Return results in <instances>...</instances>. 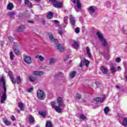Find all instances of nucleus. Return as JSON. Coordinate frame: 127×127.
Returning a JSON list of instances; mask_svg holds the SVG:
<instances>
[{"mask_svg":"<svg viewBox=\"0 0 127 127\" xmlns=\"http://www.w3.org/2000/svg\"><path fill=\"white\" fill-rule=\"evenodd\" d=\"M0 85L2 86L3 91L0 89V97L1 96L0 103L3 104L6 100V82L4 79V76H2L0 79Z\"/></svg>","mask_w":127,"mask_h":127,"instance_id":"obj_1","label":"nucleus"},{"mask_svg":"<svg viewBox=\"0 0 127 127\" xmlns=\"http://www.w3.org/2000/svg\"><path fill=\"white\" fill-rule=\"evenodd\" d=\"M96 35L98 36L99 41L102 42V46H103V47H106L107 53L105 52L103 53V55L106 57V56L109 55V45L108 44V41H107V39L105 38L103 34L100 32H97Z\"/></svg>","mask_w":127,"mask_h":127,"instance_id":"obj_2","label":"nucleus"},{"mask_svg":"<svg viewBox=\"0 0 127 127\" xmlns=\"http://www.w3.org/2000/svg\"><path fill=\"white\" fill-rule=\"evenodd\" d=\"M49 37L52 43H54V44H55L56 45L57 49H58V50H59L60 52H64V51H65V48H64V46H62L60 44L57 45V44L58 43V40H57V39L54 38L53 35L51 33H49Z\"/></svg>","mask_w":127,"mask_h":127,"instance_id":"obj_3","label":"nucleus"},{"mask_svg":"<svg viewBox=\"0 0 127 127\" xmlns=\"http://www.w3.org/2000/svg\"><path fill=\"white\" fill-rule=\"evenodd\" d=\"M37 96L38 99L39 100H44L45 98H46V96L45 95V93H44L42 90H39L37 92Z\"/></svg>","mask_w":127,"mask_h":127,"instance_id":"obj_4","label":"nucleus"},{"mask_svg":"<svg viewBox=\"0 0 127 127\" xmlns=\"http://www.w3.org/2000/svg\"><path fill=\"white\" fill-rule=\"evenodd\" d=\"M96 8L94 6H91L88 8V12H89V14L91 15L93 17H96L97 15H96Z\"/></svg>","mask_w":127,"mask_h":127,"instance_id":"obj_5","label":"nucleus"},{"mask_svg":"<svg viewBox=\"0 0 127 127\" xmlns=\"http://www.w3.org/2000/svg\"><path fill=\"white\" fill-rule=\"evenodd\" d=\"M57 102L58 103L59 107H63V106H64V100L61 97H58L57 98Z\"/></svg>","mask_w":127,"mask_h":127,"instance_id":"obj_6","label":"nucleus"},{"mask_svg":"<svg viewBox=\"0 0 127 127\" xmlns=\"http://www.w3.org/2000/svg\"><path fill=\"white\" fill-rule=\"evenodd\" d=\"M23 59L25 63H27V64H31V58L29 56L25 55L23 57Z\"/></svg>","mask_w":127,"mask_h":127,"instance_id":"obj_7","label":"nucleus"},{"mask_svg":"<svg viewBox=\"0 0 127 127\" xmlns=\"http://www.w3.org/2000/svg\"><path fill=\"white\" fill-rule=\"evenodd\" d=\"M57 60L54 58H51L49 60V65H54L56 63Z\"/></svg>","mask_w":127,"mask_h":127,"instance_id":"obj_8","label":"nucleus"},{"mask_svg":"<svg viewBox=\"0 0 127 127\" xmlns=\"http://www.w3.org/2000/svg\"><path fill=\"white\" fill-rule=\"evenodd\" d=\"M53 6H54V7H59L60 8H61V7H62L63 5L62 4V3L59 2L58 1H57L55 2V3L53 4Z\"/></svg>","mask_w":127,"mask_h":127,"instance_id":"obj_9","label":"nucleus"},{"mask_svg":"<svg viewBox=\"0 0 127 127\" xmlns=\"http://www.w3.org/2000/svg\"><path fill=\"white\" fill-rule=\"evenodd\" d=\"M100 70L102 71L103 74H108V69L105 66H102Z\"/></svg>","mask_w":127,"mask_h":127,"instance_id":"obj_10","label":"nucleus"},{"mask_svg":"<svg viewBox=\"0 0 127 127\" xmlns=\"http://www.w3.org/2000/svg\"><path fill=\"white\" fill-rule=\"evenodd\" d=\"M110 71L112 74H114V73H116V72L117 71V66L114 65H111Z\"/></svg>","mask_w":127,"mask_h":127,"instance_id":"obj_11","label":"nucleus"},{"mask_svg":"<svg viewBox=\"0 0 127 127\" xmlns=\"http://www.w3.org/2000/svg\"><path fill=\"white\" fill-rule=\"evenodd\" d=\"M3 122L5 124V126H8L11 125V122L9 121L6 118H3Z\"/></svg>","mask_w":127,"mask_h":127,"instance_id":"obj_12","label":"nucleus"},{"mask_svg":"<svg viewBox=\"0 0 127 127\" xmlns=\"http://www.w3.org/2000/svg\"><path fill=\"white\" fill-rule=\"evenodd\" d=\"M25 4L28 6V7H32V3L29 1V0H25Z\"/></svg>","mask_w":127,"mask_h":127,"instance_id":"obj_13","label":"nucleus"},{"mask_svg":"<svg viewBox=\"0 0 127 127\" xmlns=\"http://www.w3.org/2000/svg\"><path fill=\"white\" fill-rule=\"evenodd\" d=\"M29 80L30 82H35L37 80V77L34 76L33 75L29 76Z\"/></svg>","mask_w":127,"mask_h":127,"instance_id":"obj_14","label":"nucleus"},{"mask_svg":"<svg viewBox=\"0 0 127 127\" xmlns=\"http://www.w3.org/2000/svg\"><path fill=\"white\" fill-rule=\"evenodd\" d=\"M94 100L96 101V102H97V103H103V102H104V101L105 100V97L102 99L100 97H97Z\"/></svg>","mask_w":127,"mask_h":127,"instance_id":"obj_15","label":"nucleus"},{"mask_svg":"<svg viewBox=\"0 0 127 127\" xmlns=\"http://www.w3.org/2000/svg\"><path fill=\"white\" fill-rule=\"evenodd\" d=\"M13 8V4L12 3H9L7 5V9L8 10H12Z\"/></svg>","mask_w":127,"mask_h":127,"instance_id":"obj_16","label":"nucleus"},{"mask_svg":"<svg viewBox=\"0 0 127 127\" xmlns=\"http://www.w3.org/2000/svg\"><path fill=\"white\" fill-rule=\"evenodd\" d=\"M86 49L87 54L89 58H91L92 55L91 54V51H90V48H89V47H86Z\"/></svg>","mask_w":127,"mask_h":127,"instance_id":"obj_17","label":"nucleus"},{"mask_svg":"<svg viewBox=\"0 0 127 127\" xmlns=\"http://www.w3.org/2000/svg\"><path fill=\"white\" fill-rule=\"evenodd\" d=\"M56 111L57 112V113H62V109H61V107L59 106V105L56 106V108H54Z\"/></svg>","mask_w":127,"mask_h":127,"instance_id":"obj_18","label":"nucleus"},{"mask_svg":"<svg viewBox=\"0 0 127 127\" xmlns=\"http://www.w3.org/2000/svg\"><path fill=\"white\" fill-rule=\"evenodd\" d=\"M24 29H25V26L20 25L17 29V31L18 32H21V31H23Z\"/></svg>","mask_w":127,"mask_h":127,"instance_id":"obj_19","label":"nucleus"},{"mask_svg":"<svg viewBox=\"0 0 127 127\" xmlns=\"http://www.w3.org/2000/svg\"><path fill=\"white\" fill-rule=\"evenodd\" d=\"M33 73L35 76H40L41 75H43V72L42 71H33Z\"/></svg>","mask_w":127,"mask_h":127,"instance_id":"obj_20","label":"nucleus"},{"mask_svg":"<svg viewBox=\"0 0 127 127\" xmlns=\"http://www.w3.org/2000/svg\"><path fill=\"white\" fill-rule=\"evenodd\" d=\"M7 15L8 16H9V17H13V16H14V15H15V12H12V11L8 12L7 13Z\"/></svg>","mask_w":127,"mask_h":127,"instance_id":"obj_21","label":"nucleus"},{"mask_svg":"<svg viewBox=\"0 0 127 127\" xmlns=\"http://www.w3.org/2000/svg\"><path fill=\"white\" fill-rule=\"evenodd\" d=\"M70 20L72 25H75V19H74V17H73L72 15L70 16Z\"/></svg>","mask_w":127,"mask_h":127,"instance_id":"obj_22","label":"nucleus"},{"mask_svg":"<svg viewBox=\"0 0 127 127\" xmlns=\"http://www.w3.org/2000/svg\"><path fill=\"white\" fill-rule=\"evenodd\" d=\"M36 59H39L40 61H41V62H43V61H44V57H42V56H39L37 55L35 57Z\"/></svg>","mask_w":127,"mask_h":127,"instance_id":"obj_23","label":"nucleus"},{"mask_svg":"<svg viewBox=\"0 0 127 127\" xmlns=\"http://www.w3.org/2000/svg\"><path fill=\"white\" fill-rule=\"evenodd\" d=\"M76 5H77V7L78 9H81V8L82 7V5L81 4V3L80 2V0H76Z\"/></svg>","mask_w":127,"mask_h":127,"instance_id":"obj_24","label":"nucleus"},{"mask_svg":"<svg viewBox=\"0 0 127 127\" xmlns=\"http://www.w3.org/2000/svg\"><path fill=\"white\" fill-rule=\"evenodd\" d=\"M55 78H58V77H63V73L60 72L56 73L55 75Z\"/></svg>","mask_w":127,"mask_h":127,"instance_id":"obj_25","label":"nucleus"},{"mask_svg":"<svg viewBox=\"0 0 127 127\" xmlns=\"http://www.w3.org/2000/svg\"><path fill=\"white\" fill-rule=\"evenodd\" d=\"M47 16L49 19H51L53 17V12H49Z\"/></svg>","mask_w":127,"mask_h":127,"instance_id":"obj_26","label":"nucleus"},{"mask_svg":"<svg viewBox=\"0 0 127 127\" xmlns=\"http://www.w3.org/2000/svg\"><path fill=\"white\" fill-rule=\"evenodd\" d=\"M80 119H81V120H82V121H86V120H88L87 117L85 116V115L84 114H81L80 115Z\"/></svg>","mask_w":127,"mask_h":127,"instance_id":"obj_27","label":"nucleus"},{"mask_svg":"<svg viewBox=\"0 0 127 127\" xmlns=\"http://www.w3.org/2000/svg\"><path fill=\"white\" fill-rule=\"evenodd\" d=\"M86 62V60H82L81 61L80 64H79V67H83V66H85Z\"/></svg>","mask_w":127,"mask_h":127,"instance_id":"obj_28","label":"nucleus"},{"mask_svg":"<svg viewBox=\"0 0 127 127\" xmlns=\"http://www.w3.org/2000/svg\"><path fill=\"white\" fill-rule=\"evenodd\" d=\"M76 74H77V72H76V71H72L71 72H70V78H74L75 77V76H76Z\"/></svg>","mask_w":127,"mask_h":127,"instance_id":"obj_29","label":"nucleus"},{"mask_svg":"<svg viewBox=\"0 0 127 127\" xmlns=\"http://www.w3.org/2000/svg\"><path fill=\"white\" fill-rule=\"evenodd\" d=\"M52 123H51V122L50 121H48L46 122V127H52Z\"/></svg>","mask_w":127,"mask_h":127,"instance_id":"obj_30","label":"nucleus"},{"mask_svg":"<svg viewBox=\"0 0 127 127\" xmlns=\"http://www.w3.org/2000/svg\"><path fill=\"white\" fill-rule=\"evenodd\" d=\"M73 44L72 45V46L73 47H79V44L78 43V41H73Z\"/></svg>","mask_w":127,"mask_h":127,"instance_id":"obj_31","label":"nucleus"},{"mask_svg":"<svg viewBox=\"0 0 127 127\" xmlns=\"http://www.w3.org/2000/svg\"><path fill=\"white\" fill-rule=\"evenodd\" d=\"M39 115H40V116L43 117V118H45V117L46 116V112L40 111L39 112Z\"/></svg>","mask_w":127,"mask_h":127,"instance_id":"obj_32","label":"nucleus"},{"mask_svg":"<svg viewBox=\"0 0 127 127\" xmlns=\"http://www.w3.org/2000/svg\"><path fill=\"white\" fill-rule=\"evenodd\" d=\"M10 56V59L11 60H13V58H14V54H13V52L12 51H11L9 54Z\"/></svg>","mask_w":127,"mask_h":127,"instance_id":"obj_33","label":"nucleus"},{"mask_svg":"<svg viewBox=\"0 0 127 127\" xmlns=\"http://www.w3.org/2000/svg\"><path fill=\"white\" fill-rule=\"evenodd\" d=\"M18 107L20 109V111H23V104L22 103H19Z\"/></svg>","mask_w":127,"mask_h":127,"instance_id":"obj_34","label":"nucleus"},{"mask_svg":"<svg viewBox=\"0 0 127 127\" xmlns=\"http://www.w3.org/2000/svg\"><path fill=\"white\" fill-rule=\"evenodd\" d=\"M16 81L17 84H20V83H21V78H20V76H17L16 77Z\"/></svg>","mask_w":127,"mask_h":127,"instance_id":"obj_35","label":"nucleus"},{"mask_svg":"<svg viewBox=\"0 0 127 127\" xmlns=\"http://www.w3.org/2000/svg\"><path fill=\"white\" fill-rule=\"evenodd\" d=\"M123 125L126 127L127 126V118H124L123 122Z\"/></svg>","mask_w":127,"mask_h":127,"instance_id":"obj_36","label":"nucleus"},{"mask_svg":"<svg viewBox=\"0 0 127 127\" xmlns=\"http://www.w3.org/2000/svg\"><path fill=\"white\" fill-rule=\"evenodd\" d=\"M29 122L30 123H33V122H34V118L32 116H30L29 117Z\"/></svg>","mask_w":127,"mask_h":127,"instance_id":"obj_37","label":"nucleus"},{"mask_svg":"<svg viewBox=\"0 0 127 127\" xmlns=\"http://www.w3.org/2000/svg\"><path fill=\"white\" fill-rule=\"evenodd\" d=\"M109 111H110V109H109L108 107H105V108L104 109L105 114L107 115V114H108V113H109Z\"/></svg>","mask_w":127,"mask_h":127,"instance_id":"obj_38","label":"nucleus"},{"mask_svg":"<svg viewBox=\"0 0 127 127\" xmlns=\"http://www.w3.org/2000/svg\"><path fill=\"white\" fill-rule=\"evenodd\" d=\"M10 79L13 78V74H12V72L11 71H9L8 72Z\"/></svg>","mask_w":127,"mask_h":127,"instance_id":"obj_39","label":"nucleus"},{"mask_svg":"<svg viewBox=\"0 0 127 127\" xmlns=\"http://www.w3.org/2000/svg\"><path fill=\"white\" fill-rule=\"evenodd\" d=\"M11 82H12V84H16V80L15 79H14V77H12V78H10Z\"/></svg>","mask_w":127,"mask_h":127,"instance_id":"obj_40","label":"nucleus"},{"mask_svg":"<svg viewBox=\"0 0 127 127\" xmlns=\"http://www.w3.org/2000/svg\"><path fill=\"white\" fill-rule=\"evenodd\" d=\"M89 64H90V62L87 60H85V66L86 67H89Z\"/></svg>","mask_w":127,"mask_h":127,"instance_id":"obj_41","label":"nucleus"},{"mask_svg":"<svg viewBox=\"0 0 127 127\" xmlns=\"http://www.w3.org/2000/svg\"><path fill=\"white\" fill-rule=\"evenodd\" d=\"M14 53L16 55H19V51L17 49H15L14 50Z\"/></svg>","mask_w":127,"mask_h":127,"instance_id":"obj_42","label":"nucleus"},{"mask_svg":"<svg viewBox=\"0 0 127 127\" xmlns=\"http://www.w3.org/2000/svg\"><path fill=\"white\" fill-rule=\"evenodd\" d=\"M51 105L53 109H55L57 106L55 105V102H51Z\"/></svg>","mask_w":127,"mask_h":127,"instance_id":"obj_43","label":"nucleus"},{"mask_svg":"<svg viewBox=\"0 0 127 127\" xmlns=\"http://www.w3.org/2000/svg\"><path fill=\"white\" fill-rule=\"evenodd\" d=\"M75 33H79L80 32V28L77 27L75 29Z\"/></svg>","mask_w":127,"mask_h":127,"instance_id":"obj_44","label":"nucleus"},{"mask_svg":"<svg viewBox=\"0 0 127 127\" xmlns=\"http://www.w3.org/2000/svg\"><path fill=\"white\" fill-rule=\"evenodd\" d=\"M121 58H117L115 60L116 62H117V63H120L121 62Z\"/></svg>","mask_w":127,"mask_h":127,"instance_id":"obj_45","label":"nucleus"},{"mask_svg":"<svg viewBox=\"0 0 127 127\" xmlns=\"http://www.w3.org/2000/svg\"><path fill=\"white\" fill-rule=\"evenodd\" d=\"M64 22L65 23H68V17H64Z\"/></svg>","mask_w":127,"mask_h":127,"instance_id":"obj_46","label":"nucleus"},{"mask_svg":"<svg viewBox=\"0 0 127 127\" xmlns=\"http://www.w3.org/2000/svg\"><path fill=\"white\" fill-rule=\"evenodd\" d=\"M95 84L97 87H100V86H101V83H100L99 81H95Z\"/></svg>","mask_w":127,"mask_h":127,"instance_id":"obj_47","label":"nucleus"},{"mask_svg":"<svg viewBox=\"0 0 127 127\" xmlns=\"http://www.w3.org/2000/svg\"><path fill=\"white\" fill-rule=\"evenodd\" d=\"M76 98L78 99V100H80L81 99V95L79 94H76Z\"/></svg>","mask_w":127,"mask_h":127,"instance_id":"obj_48","label":"nucleus"},{"mask_svg":"<svg viewBox=\"0 0 127 127\" xmlns=\"http://www.w3.org/2000/svg\"><path fill=\"white\" fill-rule=\"evenodd\" d=\"M33 90V88H30L28 89V93H31Z\"/></svg>","mask_w":127,"mask_h":127,"instance_id":"obj_49","label":"nucleus"},{"mask_svg":"<svg viewBox=\"0 0 127 127\" xmlns=\"http://www.w3.org/2000/svg\"><path fill=\"white\" fill-rule=\"evenodd\" d=\"M107 7H111V2H107Z\"/></svg>","mask_w":127,"mask_h":127,"instance_id":"obj_50","label":"nucleus"},{"mask_svg":"<svg viewBox=\"0 0 127 127\" xmlns=\"http://www.w3.org/2000/svg\"><path fill=\"white\" fill-rule=\"evenodd\" d=\"M68 59H69V56L67 55V56H65V58L64 59V61H67V60H68Z\"/></svg>","mask_w":127,"mask_h":127,"instance_id":"obj_51","label":"nucleus"},{"mask_svg":"<svg viewBox=\"0 0 127 127\" xmlns=\"http://www.w3.org/2000/svg\"><path fill=\"white\" fill-rule=\"evenodd\" d=\"M9 40H10V41L11 42H12V41H13V38H12V37H9Z\"/></svg>","mask_w":127,"mask_h":127,"instance_id":"obj_52","label":"nucleus"},{"mask_svg":"<svg viewBox=\"0 0 127 127\" xmlns=\"http://www.w3.org/2000/svg\"><path fill=\"white\" fill-rule=\"evenodd\" d=\"M52 21L55 22L56 24H58V23H59V21L57 20H53Z\"/></svg>","mask_w":127,"mask_h":127,"instance_id":"obj_53","label":"nucleus"},{"mask_svg":"<svg viewBox=\"0 0 127 127\" xmlns=\"http://www.w3.org/2000/svg\"><path fill=\"white\" fill-rule=\"evenodd\" d=\"M11 121H15V117H14V116H12L11 117Z\"/></svg>","mask_w":127,"mask_h":127,"instance_id":"obj_54","label":"nucleus"},{"mask_svg":"<svg viewBox=\"0 0 127 127\" xmlns=\"http://www.w3.org/2000/svg\"><path fill=\"white\" fill-rule=\"evenodd\" d=\"M49 1H51V2H52L53 3H55L57 0H49Z\"/></svg>","mask_w":127,"mask_h":127,"instance_id":"obj_55","label":"nucleus"},{"mask_svg":"<svg viewBox=\"0 0 127 127\" xmlns=\"http://www.w3.org/2000/svg\"><path fill=\"white\" fill-rule=\"evenodd\" d=\"M59 34H60L61 35H62L63 34V31L62 30H60L59 31Z\"/></svg>","mask_w":127,"mask_h":127,"instance_id":"obj_56","label":"nucleus"},{"mask_svg":"<svg viewBox=\"0 0 127 127\" xmlns=\"http://www.w3.org/2000/svg\"><path fill=\"white\" fill-rule=\"evenodd\" d=\"M3 44H4V43L3 41L0 42L1 46H3Z\"/></svg>","mask_w":127,"mask_h":127,"instance_id":"obj_57","label":"nucleus"},{"mask_svg":"<svg viewBox=\"0 0 127 127\" xmlns=\"http://www.w3.org/2000/svg\"><path fill=\"white\" fill-rule=\"evenodd\" d=\"M72 2L73 3H76V0H71Z\"/></svg>","mask_w":127,"mask_h":127,"instance_id":"obj_58","label":"nucleus"},{"mask_svg":"<svg viewBox=\"0 0 127 127\" xmlns=\"http://www.w3.org/2000/svg\"><path fill=\"white\" fill-rule=\"evenodd\" d=\"M117 69H118V70L121 69V66H118L117 67Z\"/></svg>","mask_w":127,"mask_h":127,"instance_id":"obj_59","label":"nucleus"},{"mask_svg":"<svg viewBox=\"0 0 127 127\" xmlns=\"http://www.w3.org/2000/svg\"><path fill=\"white\" fill-rule=\"evenodd\" d=\"M116 87L117 88V89H120V86L116 85Z\"/></svg>","mask_w":127,"mask_h":127,"instance_id":"obj_60","label":"nucleus"},{"mask_svg":"<svg viewBox=\"0 0 127 127\" xmlns=\"http://www.w3.org/2000/svg\"><path fill=\"white\" fill-rule=\"evenodd\" d=\"M28 22L30 23H33L34 22L32 21H28Z\"/></svg>","mask_w":127,"mask_h":127,"instance_id":"obj_61","label":"nucleus"},{"mask_svg":"<svg viewBox=\"0 0 127 127\" xmlns=\"http://www.w3.org/2000/svg\"><path fill=\"white\" fill-rule=\"evenodd\" d=\"M17 112L18 114H20V111H19V110H17Z\"/></svg>","mask_w":127,"mask_h":127,"instance_id":"obj_62","label":"nucleus"},{"mask_svg":"<svg viewBox=\"0 0 127 127\" xmlns=\"http://www.w3.org/2000/svg\"><path fill=\"white\" fill-rule=\"evenodd\" d=\"M36 1H37L38 2H40V0H35Z\"/></svg>","mask_w":127,"mask_h":127,"instance_id":"obj_63","label":"nucleus"},{"mask_svg":"<svg viewBox=\"0 0 127 127\" xmlns=\"http://www.w3.org/2000/svg\"><path fill=\"white\" fill-rule=\"evenodd\" d=\"M43 24H45V21H43Z\"/></svg>","mask_w":127,"mask_h":127,"instance_id":"obj_64","label":"nucleus"}]
</instances>
